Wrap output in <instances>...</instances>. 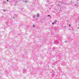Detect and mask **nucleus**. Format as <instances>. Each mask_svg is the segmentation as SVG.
Segmentation results:
<instances>
[{
    "label": "nucleus",
    "mask_w": 79,
    "mask_h": 79,
    "mask_svg": "<svg viewBox=\"0 0 79 79\" xmlns=\"http://www.w3.org/2000/svg\"><path fill=\"white\" fill-rule=\"evenodd\" d=\"M36 16H37V17H39V14H37Z\"/></svg>",
    "instance_id": "f257e3e1"
},
{
    "label": "nucleus",
    "mask_w": 79,
    "mask_h": 79,
    "mask_svg": "<svg viewBox=\"0 0 79 79\" xmlns=\"http://www.w3.org/2000/svg\"><path fill=\"white\" fill-rule=\"evenodd\" d=\"M48 16H50V18H51V16H50V15H48Z\"/></svg>",
    "instance_id": "f03ea898"
},
{
    "label": "nucleus",
    "mask_w": 79,
    "mask_h": 79,
    "mask_svg": "<svg viewBox=\"0 0 79 79\" xmlns=\"http://www.w3.org/2000/svg\"><path fill=\"white\" fill-rule=\"evenodd\" d=\"M33 27H35V25H33Z\"/></svg>",
    "instance_id": "7ed1b4c3"
},
{
    "label": "nucleus",
    "mask_w": 79,
    "mask_h": 79,
    "mask_svg": "<svg viewBox=\"0 0 79 79\" xmlns=\"http://www.w3.org/2000/svg\"><path fill=\"white\" fill-rule=\"evenodd\" d=\"M7 2H9V1H8V0H6Z\"/></svg>",
    "instance_id": "20e7f679"
},
{
    "label": "nucleus",
    "mask_w": 79,
    "mask_h": 79,
    "mask_svg": "<svg viewBox=\"0 0 79 79\" xmlns=\"http://www.w3.org/2000/svg\"><path fill=\"white\" fill-rule=\"evenodd\" d=\"M52 24H54V23H52Z\"/></svg>",
    "instance_id": "39448f33"
},
{
    "label": "nucleus",
    "mask_w": 79,
    "mask_h": 79,
    "mask_svg": "<svg viewBox=\"0 0 79 79\" xmlns=\"http://www.w3.org/2000/svg\"><path fill=\"white\" fill-rule=\"evenodd\" d=\"M55 22H57L56 20H55Z\"/></svg>",
    "instance_id": "423d86ee"
},
{
    "label": "nucleus",
    "mask_w": 79,
    "mask_h": 79,
    "mask_svg": "<svg viewBox=\"0 0 79 79\" xmlns=\"http://www.w3.org/2000/svg\"><path fill=\"white\" fill-rule=\"evenodd\" d=\"M71 26V24H69V26Z\"/></svg>",
    "instance_id": "0eeeda50"
},
{
    "label": "nucleus",
    "mask_w": 79,
    "mask_h": 79,
    "mask_svg": "<svg viewBox=\"0 0 79 79\" xmlns=\"http://www.w3.org/2000/svg\"><path fill=\"white\" fill-rule=\"evenodd\" d=\"M64 27H66V26H64Z\"/></svg>",
    "instance_id": "6e6552de"
},
{
    "label": "nucleus",
    "mask_w": 79,
    "mask_h": 79,
    "mask_svg": "<svg viewBox=\"0 0 79 79\" xmlns=\"http://www.w3.org/2000/svg\"><path fill=\"white\" fill-rule=\"evenodd\" d=\"M14 18H14H15V17H14V18Z\"/></svg>",
    "instance_id": "1a4fd4ad"
},
{
    "label": "nucleus",
    "mask_w": 79,
    "mask_h": 79,
    "mask_svg": "<svg viewBox=\"0 0 79 79\" xmlns=\"http://www.w3.org/2000/svg\"><path fill=\"white\" fill-rule=\"evenodd\" d=\"M78 29H79V27H78Z\"/></svg>",
    "instance_id": "9d476101"
}]
</instances>
